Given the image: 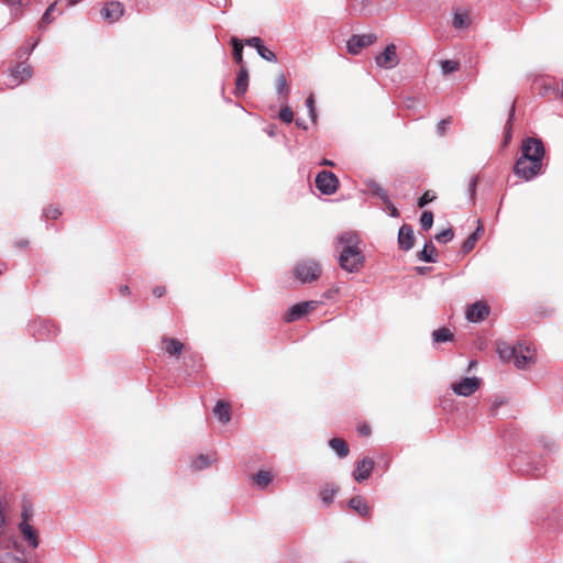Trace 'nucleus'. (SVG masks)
Here are the masks:
<instances>
[{
	"instance_id": "1",
	"label": "nucleus",
	"mask_w": 563,
	"mask_h": 563,
	"mask_svg": "<svg viewBox=\"0 0 563 563\" xmlns=\"http://www.w3.org/2000/svg\"><path fill=\"white\" fill-rule=\"evenodd\" d=\"M338 244L340 267L351 274L358 273L365 264L361 238L354 232H344L338 236Z\"/></svg>"
},
{
	"instance_id": "2",
	"label": "nucleus",
	"mask_w": 563,
	"mask_h": 563,
	"mask_svg": "<svg viewBox=\"0 0 563 563\" xmlns=\"http://www.w3.org/2000/svg\"><path fill=\"white\" fill-rule=\"evenodd\" d=\"M321 272L320 264L311 258L299 261L294 267V275L303 284L316 282Z\"/></svg>"
},
{
	"instance_id": "3",
	"label": "nucleus",
	"mask_w": 563,
	"mask_h": 563,
	"mask_svg": "<svg viewBox=\"0 0 563 563\" xmlns=\"http://www.w3.org/2000/svg\"><path fill=\"white\" fill-rule=\"evenodd\" d=\"M544 146L540 139L527 137L521 145V155L518 159L538 161L542 163Z\"/></svg>"
},
{
	"instance_id": "4",
	"label": "nucleus",
	"mask_w": 563,
	"mask_h": 563,
	"mask_svg": "<svg viewBox=\"0 0 563 563\" xmlns=\"http://www.w3.org/2000/svg\"><path fill=\"white\" fill-rule=\"evenodd\" d=\"M32 74L30 65L20 63L9 70L4 84L8 88H15L31 78Z\"/></svg>"
},
{
	"instance_id": "5",
	"label": "nucleus",
	"mask_w": 563,
	"mask_h": 563,
	"mask_svg": "<svg viewBox=\"0 0 563 563\" xmlns=\"http://www.w3.org/2000/svg\"><path fill=\"white\" fill-rule=\"evenodd\" d=\"M542 163L538 161L517 159L514 172L525 180H531L541 173Z\"/></svg>"
},
{
	"instance_id": "6",
	"label": "nucleus",
	"mask_w": 563,
	"mask_h": 563,
	"mask_svg": "<svg viewBox=\"0 0 563 563\" xmlns=\"http://www.w3.org/2000/svg\"><path fill=\"white\" fill-rule=\"evenodd\" d=\"M481 384V378L476 376L464 377L461 380L453 383L451 385V389L457 396L470 397L479 389Z\"/></svg>"
},
{
	"instance_id": "7",
	"label": "nucleus",
	"mask_w": 563,
	"mask_h": 563,
	"mask_svg": "<svg viewBox=\"0 0 563 563\" xmlns=\"http://www.w3.org/2000/svg\"><path fill=\"white\" fill-rule=\"evenodd\" d=\"M316 186L323 195H333L339 187V179L332 173L322 170L316 177Z\"/></svg>"
},
{
	"instance_id": "8",
	"label": "nucleus",
	"mask_w": 563,
	"mask_h": 563,
	"mask_svg": "<svg viewBox=\"0 0 563 563\" xmlns=\"http://www.w3.org/2000/svg\"><path fill=\"white\" fill-rule=\"evenodd\" d=\"M536 361L534 349L525 345L517 344V352L514 358V364L517 368L523 369Z\"/></svg>"
},
{
	"instance_id": "9",
	"label": "nucleus",
	"mask_w": 563,
	"mask_h": 563,
	"mask_svg": "<svg viewBox=\"0 0 563 563\" xmlns=\"http://www.w3.org/2000/svg\"><path fill=\"white\" fill-rule=\"evenodd\" d=\"M376 41L374 34L353 35L346 43L349 53L357 55L362 48L372 45Z\"/></svg>"
},
{
	"instance_id": "10",
	"label": "nucleus",
	"mask_w": 563,
	"mask_h": 563,
	"mask_svg": "<svg viewBox=\"0 0 563 563\" xmlns=\"http://www.w3.org/2000/svg\"><path fill=\"white\" fill-rule=\"evenodd\" d=\"M376 64L385 69L395 68L399 64V58L394 44L388 45L385 51L376 57Z\"/></svg>"
},
{
	"instance_id": "11",
	"label": "nucleus",
	"mask_w": 563,
	"mask_h": 563,
	"mask_svg": "<svg viewBox=\"0 0 563 563\" xmlns=\"http://www.w3.org/2000/svg\"><path fill=\"white\" fill-rule=\"evenodd\" d=\"M18 530L24 542L27 543L32 549H36L40 544V538L37 530L32 526L31 522H19Z\"/></svg>"
},
{
	"instance_id": "12",
	"label": "nucleus",
	"mask_w": 563,
	"mask_h": 563,
	"mask_svg": "<svg viewBox=\"0 0 563 563\" xmlns=\"http://www.w3.org/2000/svg\"><path fill=\"white\" fill-rule=\"evenodd\" d=\"M124 13V7L119 1H110L101 10V15L109 23H113L120 20Z\"/></svg>"
},
{
	"instance_id": "13",
	"label": "nucleus",
	"mask_w": 563,
	"mask_h": 563,
	"mask_svg": "<svg viewBox=\"0 0 563 563\" xmlns=\"http://www.w3.org/2000/svg\"><path fill=\"white\" fill-rule=\"evenodd\" d=\"M489 313V308L484 301H476L472 303L466 310V319L470 322H481Z\"/></svg>"
},
{
	"instance_id": "14",
	"label": "nucleus",
	"mask_w": 563,
	"mask_h": 563,
	"mask_svg": "<svg viewBox=\"0 0 563 563\" xmlns=\"http://www.w3.org/2000/svg\"><path fill=\"white\" fill-rule=\"evenodd\" d=\"M374 468V461L371 457H364L356 463L353 477L357 483L366 481Z\"/></svg>"
},
{
	"instance_id": "15",
	"label": "nucleus",
	"mask_w": 563,
	"mask_h": 563,
	"mask_svg": "<svg viewBox=\"0 0 563 563\" xmlns=\"http://www.w3.org/2000/svg\"><path fill=\"white\" fill-rule=\"evenodd\" d=\"M316 306L314 301H305L299 302L290 307L288 313L285 317L287 322H291L300 319L303 314H306L310 309H313Z\"/></svg>"
},
{
	"instance_id": "16",
	"label": "nucleus",
	"mask_w": 563,
	"mask_h": 563,
	"mask_svg": "<svg viewBox=\"0 0 563 563\" xmlns=\"http://www.w3.org/2000/svg\"><path fill=\"white\" fill-rule=\"evenodd\" d=\"M246 45L256 48L258 55L263 59H265L267 62H273V63L276 62L275 54L272 51H269L267 47L264 46V44L260 37L254 36V37L246 40Z\"/></svg>"
},
{
	"instance_id": "17",
	"label": "nucleus",
	"mask_w": 563,
	"mask_h": 563,
	"mask_svg": "<svg viewBox=\"0 0 563 563\" xmlns=\"http://www.w3.org/2000/svg\"><path fill=\"white\" fill-rule=\"evenodd\" d=\"M413 241H415V235H413L412 229L407 224H404L402 227H400L399 232H398L399 247L405 251H408L413 246Z\"/></svg>"
},
{
	"instance_id": "18",
	"label": "nucleus",
	"mask_w": 563,
	"mask_h": 563,
	"mask_svg": "<svg viewBox=\"0 0 563 563\" xmlns=\"http://www.w3.org/2000/svg\"><path fill=\"white\" fill-rule=\"evenodd\" d=\"M162 344L163 350L170 356H178L184 350V344L177 339L164 338Z\"/></svg>"
},
{
	"instance_id": "19",
	"label": "nucleus",
	"mask_w": 563,
	"mask_h": 563,
	"mask_svg": "<svg viewBox=\"0 0 563 563\" xmlns=\"http://www.w3.org/2000/svg\"><path fill=\"white\" fill-rule=\"evenodd\" d=\"M517 352V345L511 346L507 342L500 341L497 343V353L503 362H514Z\"/></svg>"
},
{
	"instance_id": "20",
	"label": "nucleus",
	"mask_w": 563,
	"mask_h": 563,
	"mask_svg": "<svg viewBox=\"0 0 563 563\" xmlns=\"http://www.w3.org/2000/svg\"><path fill=\"white\" fill-rule=\"evenodd\" d=\"M349 506H350V508L355 510L362 517L367 518L371 515L369 506L366 504L365 499L361 496H355V497L351 498L349 501Z\"/></svg>"
},
{
	"instance_id": "21",
	"label": "nucleus",
	"mask_w": 563,
	"mask_h": 563,
	"mask_svg": "<svg viewBox=\"0 0 563 563\" xmlns=\"http://www.w3.org/2000/svg\"><path fill=\"white\" fill-rule=\"evenodd\" d=\"M247 86H249L247 69L242 65L240 71L238 74V77H236L235 93L244 95L247 90Z\"/></svg>"
},
{
	"instance_id": "22",
	"label": "nucleus",
	"mask_w": 563,
	"mask_h": 563,
	"mask_svg": "<svg viewBox=\"0 0 563 563\" xmlns=\"http://www.w3.org/2000/svg\"><path fill=\"white\" fill-rule=\"evenodd\" d=\"M329 445L339 457L343 459V457L347 456L349 446L344 440H342L340 438H332L329 441Z\"/></svg>"
},
{
	"instance_id": "23",
	"label": "nucleus",
	"mask_w": 563,
	"mask_h": 563,
	"mask_svg": "<svg viewBox=\"0 0 563 563\" xmlns=\"http://www.w3.org/2000/svg\"><path fill=\"white\" fill-rule=\"evenodd\" d=\"M213 413L222 423H227L230 421V407L224 401H218L216 404Z\"/></svg>"
},
{
	"instance_id": "24",
	"label": "nucleus",
	"mask_w": 563,
	"mask_h": 563,
	"mask_svg": "<svg viewBox=\"0 0 563 563\" xmlns=\"http://www.w3.org/2000/svg\"><path fill=\"white\" fill-rule=\"evenodd\" d=\"M484 231V228L481 223V221H478V227L476 228V230L465 240L464 244H463V251L464 252H470L474 249L475 246V243L477 242L479 235L483 233Z\"/></svg>"
},
{
	"instance_id": "25",
	"label": "nucleus",
	"mask_w": 563,
	"mask_h": 563,
	"mask_svg": "<svg viewBox=\"0 0 563 563\" xmlns=\"http://www.w3.org/2000/svg\"><path fill=\"white\" fill-rule=\"evenodd\" d=\"M418 256L419 260L426 263H433L435 262L437 250L432 243H427Z\"/></svg>"
},
{
	"instance_id": "26",
	"label": "nucleus",
	"mask_w": 563,
	"mask_h": 563,
	"mask_svg": "<svg viewBox=\"0 0 563 563\" xmlns=\"http://www.w3.org/2000/svg\"><path fill=\"white\" fill-rule=\"evenodd\" d=\"M213 462L214 459L212 456L201 454L191 462V467L196 471H201L211 466Z\"/></svg>"
},
{
	"instance_id": "27",
	"label": "nucleus",
	"mask_w": 563,
	"mask_h": 563,
	"mask_svg": "<svg viewBox=\"0 0 563 563\" xmlns=\"http://www.w3.org/2000/svg\"><path fill=\"white\" fill-rule=\"evenodd\" d=\"M273 479V476L267 471H260L253 476V482L258 488L267 487Z\"/></svg>"
},
{
	"instance_id": "28",
	"label": "nucleus",
	"mask_w": 563,
	"mask_h": 563,
	"mask_svg": "<svg viewBox=\"0 0 563 563\" xmlns=\"http://www.w3.org/2000/svg\"><path fill=\"white\" fill-rule=\"evenodd\" d=\"M432 339L435 343H444L453 340V333L448 328H441L432 332Z\"/></svg>"
},
{
	"instance_id": "29",
	"label": "nucleus",
	"mask_w": 563,
	"mask_h": 563,
	"mask_svg": "<svg viewBox=\"0 0 563 563\" xmlns=\"http://www.w3.org/2000/svg\"><path fill=\"white\" fill-rule=\"evenodd\" d=\"M471 20L468 14L465 12L456 11L453 16V26L459 30L468 27Z\"/></svg>"
},
{
	"instance_id": "30",
	"label": "nucleus",
	"mask_w": 563,
	"mask_h": 563,
	"mask_svg": "<svg viewBox=\"0 0 563 563\" xmlns=\"http://www.w3.org/2000/svg\"><path fill=\"white\" fill-rule=\"evenodd\" d=\"M338 492V486L335 485H327L320 492V498L323 504L330 505L333 501V498Z\"/></svg>"
},
{
	"instance_id": "31",
	"label": "nucleus",
	"mask_w": 563,
	"mask_h": 563,
	"mask_svg": "<svg viewBox=\"0 0 563 563\" xmlns=\"http://www.w3.org/2000/svg\"><path fill=\"white\" fill-rule=\"evenodd\" d=\"M367 186L372 195L382 199L385 203H389L388 194L382 186H379L375 181H369Z\"/></svg>"
},
{
	"instance_id": "32",
	"label": "nucleus",
	"mask_w": 563,
	"mask_h": 563,
	"mask_svg": "<svg viewBox=\"0 0 563 563\" xmlns=\"http://www.w3.org/2000/svg\"><path fill=\"white\" fill-rule=\"evenodd\" d=\"M440 68H441L442 75H449L451 73L459 70L460 63L456 60H451V59L441 60Z\"/></svg>"
},
{
	"instance_id": "33",
	"label": "nucleus",
	"mask_w": 563,
	"mask_h": 563,
	"mask_svg": "<svg viewBox=\"0 0 563 563\" xmlns=\"http://www.w3.org/2000/svg\"><path fill=\"white\" fill-rule=\"evenodd\" d=\"M231 43L233 46V57H234L235 62L238 64H242V62H243V58H242L243 44H242V42L236 37H232Z\"/></svg>"
},
{
	"instance_id": "34",
	"label": "nucleus",
	"mask_w": 563,
	"mask_h": 563,
	"mask_svg": "<svg viewBox=\"0 0 563 563\" xmlns=\"http://www.w3.org/2000/svg\"><path fill=\"white\" fill-rule=\"evenodd\" d=\"M276 91L279 95H283L285 98L288 95V86L287 80L284 74H279L275 81Z\"/></svg>"
},
{
	"instance_id": "35",
	"label": "nucleus",
	"mask_w": 563,
	"mask_h": 563,
	"mask_svg": "<svg viewBox=\"0 0 563 563\" xmlns=\"http://www.w3.org/2000/svg\"><path fill=\"white\" fill-rule=\"evenodd\" d=\"M34 515V510L31 504L24 503L22 505L20 521L19 522H31Z\"/></svg>"
},
{
	"instance_id": "36",
	"label": "nucleus",
	"mask_w": 563,
	"mask_h": 563,
	"mask_svg": "<svg viewBox=\"0 0 563 563\" xmlns=\"http://www.w3.org/2000/svg\"><path fill=\"white\" fill-rule=\"evenodd\" d=\"M0 563H27L24 559L11 553L5 552L0 555Z\"/></svg>"
},
{
	"instance_id": "37",
	"label": "nucleus",
	"mask_w": 563,
	"mask_h": 563,
	"mask_svg": "<svg viewBox=\"0 0 563 563\" xmlns=\"http://www.w3.org/2000/svg\"><path fill=\"white\" fill-rule=\"evenodd\" d=\"M433 224V214L431 211H424L422 214H421V218H420V225L423 230H429L431 229Z\"/></svg>"
},
{
	"instance_id": "38",
	"label": "nucleus",
	"mask_w": 563,
	"mask_h": 563,
	"mask_svg": "<svg viewBox=\"0 0 563 563\" xmlns=\"http://www.w3.org/2000/svg\"><path fill=\"white\" fill-rule=\"evenodd\" d=\"M279 119L285 123H290L294 120V112L288 106H282L279 111Z\"/></svg>"
},
{
	"instance_id": "39",
	"label": "nucleus",
	"mask_w": 563,
	"mask_h": 563,
	"mask_svg": "<svg viewBox=\"0 0 563 563\" xmlns=\"http://www.w3.org/2000/svg\"><path fill=\"white\" fill-rule=\"evenodd\" d=\"M306 107L308 109V113H309V117L310 119L316 122L317 120V111H316V108H314V98L312 95H310L307 100H306Z\"/></svg>"
},
{
	"instance_id": "40",
	"label": "nucleus",
	"mask_w": 563,
	"mask_h": 563,
	"mask_svg": "<svg viewBox=\"0 0 563 563\" xmlns=\"http://www.w3.org/2000/svg\"><path fill=\"white\" fill-rule=\"evenodd\" d=\"M453 235L454 234L451 229H445L435 235V240L441 243H446L453 239Z\"/></svg>"
},
{
	"instance_id": "41",
	"label": "nucleus",
	"mask_w": 563,
	"mask_h": 563,
	"mask_svg": "<svg viewBox=\"0 0 563 563\" xmlns=\"http://www.w3.org/2000/svg\"><path fill=\"white\" fill-rule=\"evenodd\" d=\"M62 214V211L55 206H48L44 209V216L47 219H57Z\"/></svg>"
},
{
	"instance_id": "42",
	"label": "nucleus",
	"mask_w": 563,
	"mask_h": 563,
	"mask_svg": "<svg viewBox=\"0 0 563 563\" xmlns=\"http://www.w3.org/2000/svg\"><path fill=\"white\" fill-rule=\"evenodd\" d=\"M451 123V118H446L441 120L437 125V132L439 135H444L446 132L448 125Z\"/></svg>"
},
{
	"instance_id": "43",
	"label": "nucleus",
	"mask_w": 563,
	"mask_h": 563,
	"mask_svg": "<svg viewBox=\"0 0 563 563\" xmlns=\"http://www.w3.org/2000/svg\"><path fill=\"white\" fill-rule=\"evenodd\" d=\"M434 198H435V196H434V195H432V194H430L429 191H427V192H424V194L420 197V199H419V201H418V206H419L420 208H422V207H424L427 203H429V202L433 201V200H434Z\"/></svg>"
},
{
	"instance_id": "44",
	"label": "nucleus",
	"mask_w": 563,
	"mask_h": 563,
	"mask_svg": "<svg viewBox=\"0 0 563 563\" xmlns=\"http://www.w3.org/2000/svg\"><path fill=\"white\" fill-rule=\"evenodd\" d=\"M55 5H56V3H52V4L46 9V11L44 12V14H43V16H42V23H51V21H52L51 14H52V12L54 11Z\"/></svg>"
},
{
	"instance_id": "45",
	"label": "nucleus",
	"mask_w": 563,
	"mask_h": 563,
	"mask_svg": "<svg viewBox=\"0 0 563 563\" xmlns=\"http://www.w3.org/2000/svg\"><path fill=\"white\" fill-rule=\"evenodd\" d=\"M504 405V400L501 398H495L490 405L492 415H495L497 409Z\"/></svg>"
},
{
	"instance_id": "46",
	"label": "nucleus",
	"mask_w": 563,
	"mask_h": 563,
	"mask_svg": "<svg viewBox=\"0 0 563 563\" xmlns=\"http://www.w3.org/2000/svg\"><path fill=\"white\" fill-rule=\"evenodd\" d=\"M340 292V287L339 286H333L332 288H330L325 294V298L328 299H333L335 295H338Z\"/></svg>"
},
{
	"instance_id": "47",
	"label": "nucleus",
	"mask_w": 563,
	"mask_h": 563,
	"mask_svg": "<svg viewBox=\"0 0 563 563\" xmlns=\"http://www.w3.org/2000/svg\"><path fill=\"white\" fill-rule=\"evenodd\" d=\"M476 184H477V178L474 177L471 181H470V186H468V190L471 192L472 196L475 195V189H476Z\"/></svg>"
},
{
	"instance_id": "48",
	"label": "nucleus",
	"mask_w": 563,
	"mask_h": 563,
	"mask_svg": "<svg viewBox=\"0 0 563 563\" xmlns=\"http://www.w3.org/2000/svg\"><path fill=\"white\" fill-rule=\"evenodd\" d=\"M165 294V288L164 287H155L153 289V295L156 296V297H162L163 295Z\"/></svg>"
},
{
	"instance_id": "49",
	"label": "nucleus",
	"mask_w": 563,
	"mask_h": 563,
	"mask_svg": "<svg viewBox=\"0 0 563 563\" xmlns=\"http://www.w3.org/2000/svg\"><path fill=\"white\" fill-rule=\"evenodd\" d=\"M360 433L361 434H364V435H368L371 433V429L368 426H362L360 429H358Z\"/></svg>"
},
{
	"instance_id": "50",
	"label": "nucleus",
	"mask_w": 563,
	"mask_h": 563,
	"mask_svg": "<svg viewBox=\"0 0 563 563\" xmlns=\"http://www.w3.org/2000/svg\"><path fill=\"white\" fill-rule=\"evenodd\" d=\"M390 208V216L391 217H398V210L395 208V206L389 201V203H387Z\"/></svg>"
},
{
	"instance_id": "51",
	"label": "nucleus",
	"mask_w": 563,
	"mask_h": 563,
	"mask_svg": "<svg viewBox=\"0 0 563 563\" xmlns=\"http://www.w3.org/2000/svg\"><path fill=\"white\" fill-rule=\"evenodd\" d=\"M119 290H120L121 295H128L130 291V289L126 285L121 286Z\"/></svg>"
},
{
	"instance_id": "52",
	"label": "nucleus",
	"mask_w": 563,
	"mask_h": 563,
	"mask_svg": "<svg viewBox=\"0 0 563 563\" xmlns=\"http://www.w3.org/2000/svg\"><path fill=\"white\" fill-rule=\"evenodd\" d=\"M296 125H297L298 128L303 129V130H306V129H307V125H306V124H305V122H303L302 120H300V119H297V120H296Z\"/></svg>"
},
{
	"instance_id": "53",
	"label": "nucleus",
	"mask_w": 563,
	"mask_h": 563,
	"mask_svg": "<svg viewBox=\"0 0 563 563\" xmlns=\"http://www.w3.org/2000/svg\"><path fill=\"white\" fill-rule=\"evenodd\" d=\"M321 164L324 165V166H333L334 165L332 161H329V159H325V158L322 159Z\"/></svg>"
},
{
	"instance_id": "54",
	"label": "nucleus",
	"mask_w": 563,
	"mask_h": 563,
	"mask_svg": "<svg viewBox=\"0 0 563 563\" xmlns=\"http://www.w3.org/2000/svg\"><path fill=\"white\" fill-rule=\"evenodd\" d=\"M81 0H67L68 2V5H76L77 3H79Z\"/></svg>"
},
{
	"instance_id": "55",
	"label": "nucleus",
	"mask_w": 563,
	"mask_h": 563,
	"mask_svg": "<svg viewBox=\"0 0 563 563\" xmlns=\"http://www.w3.org/2000/svg\"><path fill=\"white\" fill-rule=\"evenodd\" d=\"M267 133H268V135H269V136H275V128H274V126H272V128L268 130V132H267Z\"/></svg>"
},
{
	"instance_id": "56",
	"label": "nucleus",
	"mask_w": 563,
	"mask_h": 563,
	"mask_svg": "<svg viewBox=\"0 0 563 563\" xmlns=\"http://www.w3.org/2000/svg\"><path fill=\"white\" fill-rule=\"evenodd\" d=\"M514 112H515V109H511V114H510V118H509V120H508V123H510V121H511V119H512V117H514Z\"/></svg>"
}]
</instances>
